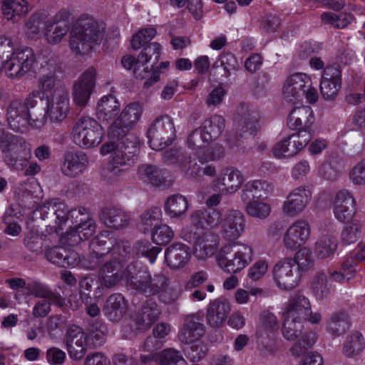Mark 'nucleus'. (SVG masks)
Instances as JSON below:
<instances>
[{"label": "nucleus", "instance_id": "1", "mask_svg": "<svg viewBox=\"0 0 365 365\" xmlns=\"http://www.w3.org/2000/svg\"><path fill=\"white\" fill-rule=\"evenodd\" d=\"M221 217L222 212L217 209L195 210L190 214V225L182 229L180 236L192 244L193 255L197 260L205 261L219 250L217 236L210 230L219 225Z\"/></svg>", "mask_w": 365, "mask_h": 365}, {"label": "nucleus", "instance_id": "2", "mask_svg": "<svg viewBox=\"0 0 365 365\" xmlns=\"http://www.w3.org/2000/svg\"><path fill=\"white\" fill-rule=\"evenodd\" d=\"M130 251V243L127 241L118 242L111 250L110 256L99 268L98 283L106 289H112L125 279L128 288V265L125 268L126 255Z\"/></svg>", "mask_w": 365, "mask_h": 365}, {"label": "nucleus", "instance_id": "3", "mask_svg": "<svg viewBox=\"0 0 365 365\" xmlns=\"http://www.w3.org/2000/svg\"><path fill=\"white\" fill-rule=\"evenodd\" d=\"M139 140L135 135H130L125 142L104 143L100 153L105 156L110 155L108 171L113 176H121L128 170L137 159Z\"/></svg>", "mask_w": 365, "mask_h": 365}, {"label": "nucleus", "instance_id": "4", "mask_svg": "<svg viewBox=\"0 0 365 365\" xmlns=\"http://www.w3.org/2000/svg\"><path fill=\"white\" fill-rule=\"evenodd\" d=\"M103 38V31L91 18H80L70 33L69 46L76 54L89 53Z\"/></svg>", "mask_w": 365, "mask_h": 365}, {"label": "nucleus", "instance_id": "5", "mask_svg": "<svg viewBox=\"0 0 365 365\" xmlns=\"http://www.w3.org/2000/svg\"><path fill=\"white\" fill-rule=\"evenodd\" d=\"M128 289L145 297L156 296L170 284V278L163 273L151 275L148 269H141L137 264H128Z\"/></svg>", "mask_w": 365, "mask_h": 365}, {"label": "nucleus", "instance_id": "6", "mask_svg": "<svg viewBox=\"0 0 365 365\" xmlns=\"http://www.w3.org/2000/svg\"><path fill=\"white\" fill-rule=\"evenodd\" d=\"M252 256V247L246 244H225L217 251L215 262L224 272L237 273L250 263Z\"/></svg>", "mask_w": 365, "mask_h": 365}, {"label": "nucleus", "instance_id": "7", "mask_svg": "<svg viewBox=\"0 0 365 365\" xmlns=\"http://www.w3.org/2000/svg\"><path fill=\"white\" fill-rule=\"evenodd\" d=\"M312 84L311 78L302 73L290 75L285 81L282 87L284 100L290 103L289 114L297 111L299 113H310L313 111L309 106H301V101L305 94V88Z\"/></svg>", "mask_w": 365, "mask_h": 365}, {"label": "nucleus", "instance_id": "8", "mask_svg": "<svg viewBox=\"0 0 365 365\" xmlns=\"http://www.w3.org/2000/svg\"><path fill=\"white\" fill-rule=\"evenodd\" d=\"M4 163L15 170H22L31 155L30 143L23 137L12 134L0 145Z\"/></svg>", "mask_w": 365, "mask_h": 365}, {"label": "nucleus", "instance_id": "9", "mask_svg": "<svg viewBox=\"0 0 365 365\" xmlns=\"http://www.w3.org/2000/svg\"><path fill=\"white\" fill-rule=\"evenodd\" d=\"M103 135V128L89 115L79 118L72 130L73 143L83 149L97 147L102 142Z\"/></svg>", "mask_w": 365, "mask_h": 365}, {"label": "nucleus", "instance_id": "10", "mask_svg": "<svg viewBox=\"0 0 365 365\" xmlns=\"http://www.w3.org/2000/svg\"><path fill=\"white\" fill-rule=\"evenodd\" d=\"M76 225L62 235L63 243L73 246L91 237L96 232V225L85 207L78 208V215L75 216Z\"/></svg>", "mask_w": 365, "mask_h": 365}, {"label": "nucleus", "instance_id": "11", "mask_svg": "<svg viewBox=\"0 0 365 365\" xmlns=\"http://www.w3.org/2000/svg\"><path fill=\"white\" fill-rule=\"evenodd\" d=\"M175 127L170 115H160L148 130V143L155 150L171 144L175 138Z\"/></svg>", "mask_w": 365, "mask_h": 365}, {"label": "nucleus", "instance_id": "12", "mask_svg": "<svg viewBox=\"0 0 365 365\" xmlns=\"http://www.w3.org/2000/svg\"><path fill=\"white\" fill-rule=\"evenodd\" d=\"M35 61L33 49L26 47L17 50L12 57L4 61L1 64L8 77L20 78L31 69Z\"/></svg>", "mask_w": 365, "mask_h": 365}, {"label": "nucleus", "instance_id": "13", "mask_svg": "<svg viewBox=\"0 0 365 365\" xmlns=\"http://www.w3.org/2000/svg\"><path fill=\"white\" fill-rule=\"evenodd\" d=\"M64 342L69 357L73 360L83 359L90 346L87 332L81 327L76 324L68 327Z\"/></svg>", "mask_w": 365, "mask_h": 365}, {"label": "nucleus", "instance_id": "14", "mask_svg": "<svg viewBox=\"0 0 365 365\" xmlns=\"http://www.w3.org/2000/svg\"><path fill=\"white\" fill-rule=\"evenodd\" d=\"M244 182L242 173L233 167L221 169L212 182V188L221 195H231L240 190Z\"/></svg>", "mask_w": 365, "mask_h": 365}, {"label": "nucleus", "instance_id": "15", "mask_svg": "<svg viewBox=\"0 0 365 365\" xmlns=\"http://www.w3.org/2000/svg\"><path fill=\"white\" fill-rule=\"evenodd\" d=\"M50 102L47 98L41 96L38 91L31 93L23 102L19 100L12 101L8 108V114H48Z\"/></svg>", "mask_w": 365, "mask_h": 365}, {"label": "nucleus", "instance_id": "16", "mask_svg": "<svg viewBox=\"0 0 365 365\" xmlns=\"http://www.w3.org/2000/svg\"><path fill=\"white\" fill-rule=\"evenodd\" d=\"M272 272L276 284L282 289H293L300 279L299 272L292 258H284L278 262Z\"/></svg>", "mask_w": 365, "mask_h": 365}, {"label": "nucleus", "instance_id": "17", "mask_svg": "<svg viewBox=\"0 0 365 365\" xmlns=\"http://www.w3.org/2000/svg\"><path fill=\"white\" fill-rule=\"evenodd\" d=\"M312 192L307 185L294 188L283 202V212L289 217L297 216L306 209L312 200Z\"/></svg>", "mask_w": 365, "mask_h": 365}, {"label": "nucleus", "instance_id": "18", "mask_svg": "<svg viewBox=\"0 0 365 365\" xmlns=\"http://www.w3.org/2000/svg\"><path fill=\"white\" fill-rule=\"evenodd\" d=\"M220 224L222 237L225 241L234 242L240 238L245 231V217L240 211L230 210L224 217H221Z\"/></svg>", "mask_w": 365, "mask_h": 365}, {"label": "nucleus", "instance_id": "19", "mask_svg": "<svg viewBox=\"0 0 365 365\" xmlns=\"http://www.w3.org/2000/svg\"><path fill=\"white\" fill-rule=\"evenodd\" d=\"M44 208L47 211H44L43 216L53 221L52 227L56 232L63 229L71 217L75 218L76 215H78V209L70 210L64 201L58 198L50 200Z\"/></svg>", "mask_w": 365, "mask_h": 365}, {"label": "nucleus", "instance_id": "20", "mask_svg": "<svg viewBox=\"0 0 365 365\" xmlns=\"http://www.w3.org/2000/svg\"><path fill=\"white\" fill-rule=\"evenodd\" d=\"M310 233L309 222L304 220H297L284 233L283 245L287 250H296L307 242Z\"/></svg>", "mask_w": 365, "mask_h": 365}, {"label": "nucleus", "instance_id": "21", "mask_svg": "<svg viewBox=\"0 0 365 365\" xmlns=\"http://www.w3.org/2000/svg\"><path fill=\"white\" fill-rule=\"evenodd\" d=\"M138 120V115H117L108 128L106 143H122L130 135H134L130 131Z\"/></svg>", "mask_w": 365, "mask_h": 365}, {"label": "nucleus", "instance_id": "22", "mask_svg": "<svg viewBox=\"0 0 365 365\" xmlns=\"http://www.w3.org/2000/svg\"><path fill=\"white\" fill-rule=\"evenodd\" d=\"M88 165V157L83 151L68 152L61 160V170L65 176L74 178L81 175Z\"/></svg>", "mask_w": 365, "mask_h": 365}, {"label": "nucleus", "instance_id": "23", "mask_svg": "<svg viewBox=\"0 0 365 365\" xmlns=\"http://www.w3.org/2000/svg\"><path fill=\"white\" fill-rule=\"evenodd\" d=\"M333 210L334 216L339 221H348L354 217L356 210L355 198L349 191L339 190L335 195Z\"/></svg>", "mask_w": 365, "mask_h": 365}, {"label": "nucleus", "instance_id": "24", "mask_svg": "<svg viewBox=\"0 0 365 365\" xmlns=\"http://www.w3.org/2000/svg\"><path fill=\"white\" fill-rule=\"evenodd\" d=\"M341 71L338 65L327 66L323 72L320 90L326 99L334 98L341 88Z\"/></svg>", "mask_w": 365, "mask_h": 365}, {"label": "nucleus", "instance_id": "25", "mask_svg": "<svg viewBox=\"0 0 365 365\" xmlns=\"http://www.w3.org/2000/svg\"><path fill=\"white\" fill-rule=\"evenodd\" d=\"M161 311L153 299H148L134 318L135 328L141 331L148 330L160 318Z\"/></svg>", "mask_w": 365, "mask_h": 365}, {"label": "nucleus", "instance_id": "26", "mask_svg": "<svg viewBox=\"0 0 365 365\" xmlns=\"http://www.w3.org/2000/svg\"><path fill=\"white\" fill-rule=\"evenodd\" d=\"M230 311V303L226 299H215L209 304L207 309V323L215 328L222 327Z\"/></svg>", "mask_w": 365, "mask_h": 365}, {"label": "nucleus", "instance_id": "27", "mask_svg": "<svg viewBox=\"0 0 365 365\" xmlns=\"http://www.w3.org/2000/svg\"><path fill=\"white\" fill-rule=\"evenodd\" d=\"M273 192L271 182L265 180H253L247 182L240 192L242 201L267 198Z\"/></svg>", "mask_w": 365, "mask_h": 365}, {"label": "nucleus", "instance_id": "28", "mask_svg": "<svg viewBox=\"0 0 365 365\" xmlns=\"http://www.w3.org/2000/svg\"><path fill=\"white\" fill-rule=\"evenodd\" d=\"M99 217L106 227L116 230L126 227L130 220V215L126 211L115 207L103 209Z\"/></svg>", "mask_w": 365, "mask_h": 365}, {"label": "nucleus", "instance_id": "29", "mask_svg": "<svg viewBox=\"0 0 365 365\" xmlns=\"http://www.w3.org/2000/svg\"><path fill=\"white\" fill-rule=\"evenodd\" d=\"M309 309H311L309 300L304 296L297 294L290 298L286 304L283 317L304 322L307 321Z\"/></svg>", "mask_w": 365, "mask_h": 365}, {"label": "nucleus", "instance_id": "30", "mask_svg": "<svg viewBox=\"0 0 365 365\" xmlns=\"http://www.w3.org/2000/svg\"><path fill=\"white\" fill-rule=\"evenodd\" d=\"M205 333V326L194 317L190 316L185 318L178 338L181 343L188 344L198 341Z\"/></svg>", "mask_w": 365, "mask_h": 365}, {"label": "nucleus", "instance_id": "31", "mask_svg": "<svg viewBox=\"0 0 365 365\" xmlns=\"http://www.w3.org/2000/svg\"><path fill=\"white\" fill-rule=\"evenodd\" d=\"M188 247L182 243H175L165 251V259L168 266L173 269L185 267L190 259Z\"/></svg>", "mask_w": 365, "mask_h": 365}, {"label": "nucleus", "instance_id": "32", "mask_svg": "<svg viewBox=\"0 0 365 365\" xmlns=\"http://www.w3.org/2000/svg\"><path fill=\"white\" fill-rule=\"evenodd\" d=\"M127 310V301L119 293L112 294L107 299L103 312L107 317L113 322H118L123 318Z\"/></svg>", "mask_w": 365, "mask_h": 365}, {"label": "nucleus", "instance_id": "33", "mask_svg": "<svg viewBox=\"0 0 365 365\" xmlns=\"http://www.w3.org/2000/svg\"><path fill=\"white\" fill-rule=\"evenodd\" d=\"M68 30V22L65 20H58V15L57 14L46 24V39L50 44H57L67 34Z\"/></svg>", "mask_w": 365, "mask_h": 365}, {"label": "nucleus", "instance_id": "34", "mask_svg": "<svg viewBox=\"0 0 365 365\" xmlns=\"http://www.w3.org/2000/svg\"><path fill=\"white\" fill-rule=\"evenodd\" d=\"M365 349V337L359 331H354L348 334L344 341L342 351L348 358H354Z\"/></svg>", "mask_w": 365, "mask_h": 365}, {"label": "nucleus", "instance_id": "35", "mask_svg": "<svg viewBox=\"0 0 365 365\" xmlns=\"http://www.w3.org/2000/svg\"><path fill=\"white\" fill-rule=\"evenodd\" d=\"M188 207V200L184 195L174 194L166 200L164 210L170 218H180L185 215Z\"/></svg>", "mask_w": 365, "mask_h": 365}, {"label": "nucleus", "instance_id": "36", "mask_svg": "<svg viewBox=\"0 0 365 365\" xmlns=\"http://www.w3.org/2000/svg\"><path fill=\"white\" fill-rule=\"evenodd\" d=\"M1 11L4 19L15 22L28 13V3L26 0H3Z\"/></svg>", "mask_w": 365, "mask_h": 365}, {"label": "nucleus", "instance_id": "37", "mask_svg": "<svg viewBox=\"0 0 365 365\" xmlns=\"http://www.w3.org/2000/svg\"><path fill=\"white\" fill-rule=\"evenodd\" d=\"M312 292L317 300H323L331 294V284L329 282L328 275L324 271H318L312 278Z\"/></svg>", "mask_w": 365, "mask_h": 365}, {"label": "nucleus", "instance_id": "38", "mask_svg": "<svg viewBox=\"0 0 365 365\" xmlns=\"http://www.w3.org/2000/svg\"><path fill=\"white\" fill-rule=\"evenodd\" d=\"M41 68L43 73L38 78V88L43 92L51 91L55 85V77L56 72V61L53 58L44 61Z\"/></svg>", "mask_w": 365, "mask_h": 365}, {"label": "nucleus", "instance_id": "39", "mask_svg": "<svg viewBox=\"0 0 365 365\" xmlns=\"http://www.w3.org/2000/svg\"><path fill=\"white\" fill-rule=\"evenodd\" d=\"M205 133L206 140H216L225 128V119L222 115H210L200 127Z\"/></svg>", "mask_w": 365, "mask_h": 365}, {"label": "nucleus", "instance_id": "40", "mask_svg": "<svg viewBox=\"0 0 365 365\" xmlns=\"http://www.w3.org/2000/svg\"><path fill=\"white\" fill-rule=\"evenodd\" d=\"M349 327V317L344 311L333 312L327 322V331L335 336H339L345 333Z\"/></svg>", "mask_w": 365, "mask_h": 365}, {"label": "nucleus", "instance_id": "41", "mask_svg": "<svg viewBox=\"0 0 365 365\" xmlns=\"http://www.w3.org/2000/svg\"><path fill=\"white\" fill-rule=\"evenodd\" d=\"M138 175L140 180L153 186L159 187L165 182L163 172L155 165L146 164L140 165Z\"/></svg>", "mask_w": 365, "mask_h": 365}, {"label": "nucleus", "instance_id": "42", "mask_svg": "<svg viewBox=\"0 0 365 365\" xmlns=\"http://www.w3.org/2000/svg\"><path fill=\"white\" fill-rule=\"evenodd\" d=\"M26 289L30 294L37 297L46 299L57 304L58 307L63 305L64 299L53 293L46 285L39 282H31L26 285Z\"/></svg>", "mask_w": 365, "mask_h": 365}, {"label": "nucleus", "instance_id": "43", "mask_svg": "<svg viewBox=\"0 0 365 365\" xmlns=\"http://www.w3.org/2000/svg\"><path fill=\"white\" fill-rule=\"evenodd\" d=\"M337 240L331 234L322 235L315 243L314 253L318 258L325 259L334 255Z\"/></svg>", "mask_w": 365, "mask_h": 365}, {"label": "nucleus", "instance_id": "44", "mask_svg": "<svg viewBox=\"0 0 365 365\" xmlns=\"http://www.w3.org/2000/svg\"><path fill=\"white\" fill-rule=\"evenodd\" d=\"M133 73L134 76L138 79L147 78L143 83V87L146 88L159 81V72L154 69L153 72L151 73L148 66V63L142 61V58H139V56L137 57Z\"/></svg>", "mask_w": 365, "mask_h": 365}, {"label": "nucleus", "instance_id": "45", "mask_svg": "<svg viewBox=\"0 0 365 365\" xmlns=\"http://www.w3.org/2000/svg\"><path fill=\"white\" fill-rule=\"evenodd\" d=\"M362 225L356 219L347 222L341 233V240L344 244L350 245L355 243L361 235Z\"/></svg>", "mask_w": 365, "mask_h": 365}, {"label": "nucleus", "instance_id": "46", "mask_svg": "<svg viewBox=\"0 0 365 365\" xmlns=\"http://www.w3.org/2000/svg\"><path fill=\"white\" fill-rule=\"evenodd\" d=\"M242 202L246 205V213L252 217L264 220L268 217L271 213V206L265 202L259 201V200Z\"/></svg>", "mask_w": 365, "mask_h": 365}, {"label": "nucleus", "instance_id": "47", "mask_svg": "<svg viewBox=\"0 0 365 365\" xmlns=\"http://www.w3.org/2000/svg\"><path fill=\"white\" fill-rule=\"evenodd\" d=\"M161 209L158 207H153L145 210L141 214L139 225L144 232H146L151 230L153 227L155 228L158 227L157 225L161 221Z\"/></svg>", "mask_w": 365, "mask_h": 365}, {"label": "nucleus", "instance_id": "48", "mask_svg": "<svg viewBox=\"0 0 365 365\" xmlns=\"http://www.w3.org/2000/svg\"><path fill=\"white\" fill-rule=\"evenodd\" d=\"M111 250L108 248L107 250H96V249L91 250L89 255L82 259V267L87 269H94L102 262H105L110 256Z\"/></svg>", "mask_w": 365, "mask_h": 365}, {"label": "nucleus", "instance_id": "49", "mask_svg": "<svg viewBox=\"0 0 365 365\" xmlns=\"http://www.w3.org/2000/svg\"><path fill=\"white\" fill-rule=\"evenodd\" d=\"M277 327V319L276 316L269 310L263 311L259 317V325L257 329V335L261 337L268 336L269 333L273 332Z\"/></svg>", "mask_w": 365, "mask_h": 365}, {"label": "nucleus", "instance_id": "50", "mask_svg": "<svg viewBox=\"0 0 365 365\" xmlns=\"http://www.w3.org/2000/svg\"><path fill=\"white\" fill-rule=\"evenodd\" d=\"M321 19L336 29H344L353 21L354 16L351 13L336 14L332 12H324L321 15Z\"/></svg>", "mask_w": 365, "mask_h": 365}, {"label": "nucleus", "instance_id": "51", "mask_svg": "<svg viewBox=\"0 0 365 365\" xmlns=\"http://www.w3.org/2000/svg\"><path fill=\"white\" fill-rule=\"evenodd\" d=\"M317 341V334L309 331L304 334L302 338L297 341L290 349L292 355L299 357L306 350L311 348Z\"/></svg>", "mask_w": 365, "mask_h": 365}, {"label": "nucleus", "instance_id": "52", "mask_svg": "<svg viewBox=\"0 0 365 365\" xmlns=\"http://www.w3.org/2000/svg\"><path fill=\"white\" fill-rule=\"evenodd\" d=\"M302 321L296 320L289 317H284L282 326L283 336L288 341H294L302 334Z\"/></svg>", "mask_w": 365, "mask_h": 365}, {"label": "nucleus", "instance_id": "53", "mask_svg": "<svg viewBox=\"0 0 365 365\" xmlns=\"http://www.w3.org/2000/svg\"><path fill=\"white\" fill-rule=\"evenodd\" d=\"M161 46L157 42H153L145 46L138 55L144 62L151 63V68L155 69V66L160 59Z\"/></svg>", "mask_w": 365, "mask_h": 365}, {"label": "nucleus", "instance_id": "54", "mask_svg": "<svg viewBox=\"0 0 365 365\" xmlns=\"http://www.w3.org/2000/svg\"><path fill=\"white\" fill-rule=\"evenodd\" d=\"M314 122V115H288L287 124L292 130L312 132Z\"/></svg>", "mask_w": 365, "mask_h": 365}, {"label": "nucleus", "instance_id": "55", "mask_svg": "<svg viewBox=\"0 0 365 365\" xmlns=\"http://www.w3.org/2000/svg\"><path fill=\"white\" fill-rule=\"evenodd\" d=\"M133 250L136 255L147 257L152 264L155 262L158 254L161 250L160 247L152 246L148 241L137 242Z\"/></svg>", "mask_w": 365, "mask_h": 365}, {"label": "nucleus", "instance_id": "56", "mask_svg": "<svg viewBox=\"0 0 365 365\" xmlns=\"http://www.w3.org/2000/svg\"><path fill=\"white\" fill-rule=\"evenodd\" d=\"M159 365H187V361L179 351L173 348L159 352Z\"/></svg>", "mask_w": 365, "mask_h": 365}, {"label": "nucleus", "instance_id": "57", "mask_svg": "<svg viewBox=\"0 0 365 365\" xmlns=\"http://www.w3.org/2000/svg\"><path fill=\"white\" fill-rule=\"evenodd\" d=\"M294 266L298 268V272H306L314 266V259L311 251L306 247L299 250L295 254Z\"/></svg>", "mask_w": 365, "mask_h": 365}, {"label": "nucleus", "instance_id": "58", "mask_svg": "<svg viewBox=\"0 0 365 365\" xmlns=\"http://www.w3.org/2000/svg\"><path fill=\"white\" fill-rule=\"evenodd\" d=\"M19 48V43L16 39L4 35L0 36V61L1 63L7 58L12 57Z\"/></svg>", "mask_w": 365, "mask_h": 365}, {"label": "nucleus", "instance_id": "59", "mask_svg": "<svg viewBox=\"0 0 365 365\" xmlns=\"http://www.w3.org/2000/svg\"><path fill=\"white\" fill-rule=\"evenodd\" d=\"M157 32L154 28L150 27L143 29L133 36L131 39L132 48L134 50H138L140 48H144L150 43V41L155 37Z\"/></svg>", "mask_w": 365, "mask_h": 365}, {"label": "nucleus", "instance_id": "60", "mask_svg": "<svg viewBox=\"0 0 365 365\" xmlns=\"http://www.w3.org/2000/svg\"><path fill=\"white\" fill-rule=\"evenodd\" d=\"M290 140V135L275 144L272 148L273 155L278 158H289L297 154V150Z\"/></svg>", "mask_w": 365, "mask_h": 365}, {"label": "nucleus", "instance_id": "61", "mask_svg": "<svg viewBox=\"0 0 365 365\" xmlns=\"http://www.w3.org/2000/svg\"><path fill=\"white\" fill-rule=\"evenodd\" d=\"M210 143L211 140H206L205 139V133L200 127L191 132L187 138V146L195 150L197 155L200 154L199 151L201 149H203Z\"/></svg>", "mask_w": 365, "mask_h": 365}, {"label": "nucleus", "instance_id": "62", "mask_svg": "<svg viewBox=\"0 0 365 365\" xmlns=\"http://www.w3.org/2000/svg\"><path fill=\"white\" fill-rule=\"evenodd\" d=\"M35 187L31 183H25L18 192L19 200L25 207L31 208L38 202V197L35 195Z\"/></svg>", "mask_w": 365, "mask_h": 365}, {"label": "nucleus", "instance_id": "63", "mask_svg": "<svg viewBox=\"0 0 365 365\" xmlns=\"http://www.w3.org/2000/svg\"><path fill=\"white\" fill-rule=\"evenodd\" d=\"M65 320L61 315H53L48 317L46 323V330L51 339L56 341L62 332Z\"/></svg>", "mask_w": 365, "mask_h": 365}, {"label": "nucleus", "instance_id": "64", "mask_svg": "<svg viewBox=\"0 0 365 365\" xmlns=\"http://www.w3.org/2000/svg\"><path fill=\"white\" fill-rule=\"evenodd\" d=\"M174 232L167 225L156 227L152 234L153 242L159 245H168L173 239Z\"/></svg>", "mask_w": 365, "mask_h": 365}]
</instances>
